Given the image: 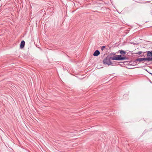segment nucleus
<instances>
[{"label": "nucleus", "mask_w": 152, "mask_h": 152, "mask_svg": "<svg viewBox=\"0 0 152 152\" xmlns=\"http://www.w3.org/2000/svg\"><path fill=\"white\" fill-rule=\"evenodd\" d=\"M114 52H112L109 54L103 60V64L105 65L110 66L111 60L116 61H122L128 59V58L125 56H122L121 55H116Z\"/></svg>", "instance_id": "1"}, {"label": "nucleus", "mask_w": 152, "mask_h": 152, "mask_svg": "<svg viewBox=\"0 0 152 152\" xmlns=\"http://www.w3.org/2000/svg\"><path fill=\"white\" fill-rule=\"evenodd\" d=\"M151 59L150 58H148L147 56L146 58H137L135 59V61H137V63L139 62V63H143L145 61H150L149 60Z\"/></svg>", "instance_id": "2"}, {"label": "nucleus", "mask_w": 152, "mask_h": 152, "mask_svg": "<svg viewBox=\"0 0 152 152\" xmlns=\"http://www.w3.org/2000/svg\"><path fill=\"white\" fill-rule=\"evenodd\" d=\"M147 53V56L148 58H149L151 59L149 60V61H152V50L151 51H146Z\"/></svg>", "instance_id": "3"}, {"label": "nucleus", "mask_w": 152, "mask_h": 152, "mask_svg": "<svg viewBox=\"0 0 152 152\" xmlns=\"http://www.w3.org/2000/svg\"><path fill=\"white\" fill-rule=\"evenodd\" d=\"M120 62H118V61H111V62H110V66L111 65L112 66H118L119 64V63Z\"/></svg>", "instance_id": "4"}, {"label": "nucleus", "mask_w": 152, "mask_h": 152, "mask_svg": "<svg viewBox=\"0 0 152 152\" xmlns=\"http://www.w3.org/2000/svg\"><path fill=\"white\" fill-rule=\"evenodd\" d=\"M145 7L146 9L147 10H150V14L151 15H152V7H151L149 5H145Z\"/></svg>", "instance_id": "5"}, {"label": "nucleus", "mask_w": 152, "mask_h": 152, "mask_svg": "<svg viewBox=\"0 0 152 152\" xmlns=\"http://www.w3.org/2000/svg\"><path fill=\"white\" fill-rule=\"evenodd\" d=\"M146 53V52H143L142 51H140L138 52L137 53H136L137 54H138L139 55H141L140 56H138V57H145V55H144V53Z\"/></svg>", "instance_id": "6"}, {"label": "nucleus", "mask_w": 152, "mask_h": 152, "mask_svg": "<svg viewBox=\"0 0 152 152\" xmlns=\"http://www.w3.org/2000/svg\"><path fill=\"white\" fill-rule=\"evenodd\" d=\"M100 54V52L98 50H96L93 53V56H97Z\"/></svg>", "instance_id": "7"}, {"label": "nucleus", "mask_w": 152, "mask_h": 152, "mask_svg": "<svg viewBox=\"0 0 152 152\" xmlns=\"http://www.w3.org/2000/svg\"><path fill=\"white\" fill-rule=\"evenodd\" d=\"M25 45V42L24 40H22L21 41L20 44V48L21 49L23 48Z\"/></svg>", "instance_id": "8"}, {"label": "nucleus", "mask_w": 152, "mask_h": 152, "mask_svg": "<svg viewBox=\"0 0 152 152\" xmlns=\"http://www.w3.org/2000/svg\"><path fill=\"white\" fill-rule=\"evenodd\" d=\"M118 52H119L121 54L120 55H121L122 56V55H124L126 53V51L122 50H119L118 51Z\"/></svg>", "instance_id": "9"}, {"label": "nucleus", "mask_w": 152, "mask_h": 152, "mask_svg": "<svg viewBox=\"0 0 152 152\" xmlns=\"http://www.w3.org/2000/svg\"><path fill=\"white\" fill-rule=\"evenodd\" d=\"M130 63H131L132 65H135L137 64V61H135V59L134 61H131L130 62Z\"/></svg>", "instance_id": "10"}, {"label": "nucleus", "mask_w": 152, "mask_h": 152, "mask_svg": "<svg viewBox=\"0 0 152 152\" xmlns=\"http://www.w3.org/2000/svg\"><path fill=\"white\" fill-rule=\"evenodd\" d=\"M105 47L106 46H102L101 47V50L103 51V50L104 49Z\"/></svg>", "instance_id": "11"}, {"label": "nucleus", "mask_w": 152, "mask_h": 152, "mask_svg": "<svg viewBox=\"0 0 152 152\" xmlns=\"http://www.w3.org/2000/svg\"><path fill=\"white\" fill-rule=\"evenodd\" d=\"M137 2L139 3H143V2Z\"/></svg>", "instance_id": "12"}, {"label": "nucleus", "mask_w": 152, "mask_h": 152, "mask_svg": "<svg viewBox=\"0 0 152 152\" xmlns=\"http://www.w3.org/2000/svg\"><path fill=\"white\" fill-rule=\"evenodd\" d=\"M119 65H120V66H121V64H119Z\"/></svg>", "instance_id": "13"}, {"label": "nucleus", "mask_w": 152, "mask_h": 152, "mask_svg": "<svg viewBox=\"0 0 152 152\" xmlns=\"http://www.w3.org/2000/svg\"><path fill=\"white\" fill-rule=\"evenodd\" d=\"M105 49L106 50H107V48H106Z\"/></svg>", "instance_id": "14"}]
</instances>
